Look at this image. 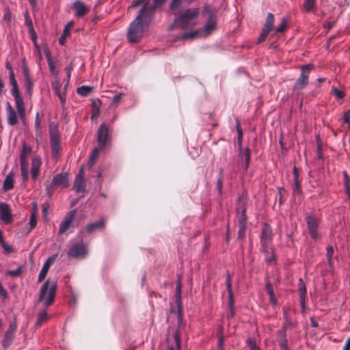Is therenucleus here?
<instances>
[{"mask_svg": "<svg viewBox=\"0 0 350 350\" xmlns=\"http://www.w3.org/2000/svg\"><path fill=\"white\" fill-rule=\"evenodd\" d=\"M165 1V0H154V3L150 5L148 3L149 0H134L131 4V7H137L141 4H142L144 6L146 3L147 5L148 9H151L153 13L154 8L163 4Z\"/></svg>", "mask_w": 350, "mask_h": 350, "instance_id": "17", "label": "nucleus"}, {"mask_svg": "<svg viewBox=\"0 0 350 350\" xmlns=\"http://www.w3.org/2000/svg\"><path fill=\"white\" fill-rule=\"evenodd\" d=\"M21 176L23 180H27L28 178V167L25 163V159L23 154L21 155Z\"/></svg>", "mask_w": 350, "mask_h": 350, "instance_id": "27", "label": "nucleus"}, {"mask_svg": "<svg viewBox=\"0 0 350 350\" xmlns=\"http://www.w3.org/2000/svg\"><path fill=\"white\" fill-rule=\"evenodd\" d=\"M199 12L196 8L187 9L178 17L176 18L170 29L180 27L187 29L194 26L198 22Z\"/></svg>", "mask_w": 350, "mask_h": 350, "instance_id": "3", "label": "nucleus"}, {"mask_svg": "<svg viewBox=\"0 0 350 350\" xmlns=\"http://www.w3.org/2000/svg\"><path fill=\"white\" fill-rule=\"evenodd\" d=\"M33 211L31 213L30 219H29V231L36 228L37 225V204L36 202L32 203Z\"/></svg>", "mask_w": 350, "mask_h": 350, "instance_id": "24", "label": "nucleus"}, {"mask_svg": "<svg viewBox=\"0 0 350 350\" xmlns=\"http://www.w3.org/2000/svg\"><path fill=\"white\" fill-rule=\"evenodd\" d=\"M91 90V87L83 85L77 89V92L82 96H86L90 93Z\"/></svg>", "mask_w": 350, "mask_h": 350, "instance_id": "36", "label": "nucleus"}, {"mask_svg": "<svg viewBox=\"0 0 350 350\" xmlns=\"http://www.w3.org/2000/svg\"><path fill=\"white\" fill-rule=\"evenodd\" d=\"M67 254L72 258H85L88 254L87 247L83 243L74 244L68 249Z\"/></svg>", "mask_w": 350, "mask_h": 350, "instance_id": "9", "label": "nucleus"}, {"mask_svg": "<svg viewBox=\"0 0 350 350\" xmlns=\"http://www.w3.org/2000/svg\"><path fill=\"white\" fill-rule=\"evenodd\" d=\"M343 120L347 124L350 123V109H348L346 111H345L343 114Z\"/></svg>", "mask_w": 350, "mask_h": 350, "instance_id": "54", "label": "nucleus"}, {"mask_svg": "<svg viewBox=\"0 0 350 350\" xmlns=\"http://www.w3.org/2000/svg\"><path fill=\"white\" fill-rule=\"evenodd\" d=\"M53 88L54 92H55L56 94H57L59 92H61V91L59 90V85L58 83L53 84Z\"/></svg>", "mask_w": 350, "mask_h": 350, "instance_id": "63", "label": "nucleus"}, {"mask_svg": "<svg viewBox=\"0 0 350 350\" xmlns=\"http://www.w3.org/2000/svg\"><path fill=\"white\" fill-rule=\"evenodd\" d=\"M57 95L58 96L62 106H64L66 101V96L65 92H61L59 94H57Z\"/></svg>", "mask_w": 350, "mask_h": 350, "instance_id": "55", "label": "nucleus"}, {"mask_svg": "<svg viewBox=\"0 0 350 350\" xmlns=\"http://www.w3.org/2000/svg\"><path fill=\"white\" fill-rule=\"evenodd\" d=\"M21 268H17L16 269H14V270H10L7 272V274L9 275H11V276H18L21 274Z\"/></svg>", "mask_w": 350, "mask_h": 350, "instance_id": "51", "label": "nucleus"}, {"mask_svg": "<svg viewBox=\"0 0 350 350\" xmlns=\"http://www.w3.org/2000/svg\"><path fill=\"white\" fill-rule=\"evenodd\" d=\"M312 68V66L310 64L304 65L301 67L300 75L293 86L294 90H302L307 85Z\"/></svg>", "mask_w": 350, "mask_h": 350, "instance_id": "6", "label": "nucleus"}, {"mask_svg": "<svg viewBox=\"0 0 350 350\" xmlns=\"http://www.w3.org/2000/svg\"><path fill=\"white\" fill-rule=\"evenodd\" d=\"M222 185H223V178H222L221 176L220 175L217 181V187L219 193H221Z\"/></svg>", "mask_w": 350, "mask_h": 350, "instance_id": "52", "label": "nucleus"}, {"mask_svg": "<svg viewBox=\"0 0 350 350\" xmlns=\"http://www.w3.org/2000/svg\"><path fill=\"white\" fill-rule=\"evenodd\" d=\"M152 16V10L148 9L147 5L142 8L139 14L130 24L127 32L128 40L131 43L138 42L144 36V31L148 27Z\"/></svg>", "mask_w": 350, "mask_h": 350, "instance_id": "1", "label": "nucleus"}, {"mask_svg": "<svg viewBox=\"0 0 350 350\" xmlns=\"http://www.w3.org/2000/svg\"><path fill=\"white\" fill-rule=\"evenodd\" d=\"M246 225L239 224L238 237L239 239H242L245 234Z\"/></svg>", "mask_w": 350, "mask_h": 350, "instance_id": "42", "label": "nucleus"}, {"mask_svg": "<svg viewBox=\"0 0 350 350\" xmlns=\"http://www.w3.org/2000/svg\"><path fill=\"white\" fill-rule=\"evenodd\" d=\"M247 199L243 196L239 198L236 211L239 224L246 225L247 217L245 215Z\"/></svg>", "mask_w": 350, "mask_h": 350, "instance_id": "8", "label": "nucleus"}, {"mask_svg": "<svg viewBox=\"0 0 350 350\" xmlns=\"http://www.w3.org/2000/svg\"><path fill=\"white\" fill-rule=\"evenodd\" d=\"M47 319V313L46 310H40L38 312V318H37V325H40L43 322H44Z\"/></svg>", "mask_w": 350, "mask_h": 350, "instance_id": "38", "label": "nucleus"}, {"mask_svg": "<svg viewBox=\"0 0 350 350\" xmlns=\"http://www.w3.org/2000/svg\"><path fill=\"white\" fill-rule=\"evenodd\" d=\"M240 154L242 158L245 161V167L247 168L250 165V152L249 148H245V150H241L240 151Z\"/></svg>", "mask_w": 350, "mask_h": 350, "instance_id": "35", "label": "nucleus"}, {"mask_svg": "<svg viewBox=\"0 0 350 350\" xmlns=\"http://www.w3.org/2000/svg\"><path fill=\"white\" fill-rule=\"evenodd\" d=\"M293 183L300 182L299 179V170L296 166L293 167Z\"/></svg>", "mask_w": 350, "mask_h": 350, "instance_id": "49", "label": "nucleus"}, {"mask_svg": "<svg viewBox=\"0 0 350 350\" xmlns=\"http://www.w3.org/2000/svg\"><path fill=\"white\" fill-rule=\"evenodd\" d=\"M72 8L75 10V16L78 18L83 17L90 11V6L80 0L75 1L72 4Z\"/></svg>", "mask_w": 350, "mask_h": 350, "instance_id": "13", "label": "nucleus"}, {"mask_svg": "<svg viewBox=\"0 0 350 350\" xmlns=\"http://www.w3.org/2000/svg\"><path fill=\"white\" fill-rule=\"evenodd\" d=\"M98 146L103 148L107 144L109 138L108 128L106 124H102L98 129Z\"/></svg>", "mask_w": 350, "mask_h": 350, "instance_id": "11", "label": "nucleus"}, {"mask_svg": "<svg viewBox=\"0 0 350 350\" xmlns=\"http://www.w3.org/2000/svg\"><path fill=\"white\" fill-rule=\"evenodd\" d=\"M51 146V154L53 158H57L60 152L61 146L59 140L50 141Z\"/></svg>", "mask_w": 350, "mask_h": 350, "instance_id": "28", "label": "nucleus"}, {"mask_svg": "<svg viewBox=\"0 0 350 350\" xmlns=\"http://www.w3.org/2000/svg\"><path fill=\"white\" fill-rule=\"evenodd\" d=\"M0 244L5 254H10L12 252V247L10 245L7 244L4 241H2Z\"/></svg>", "mask_w": 350, "mask_h": 350, "instance_id": "47", "label": "nucleus"}, {"mask_svg": "<svg viewBox=\"0 0 350 350\" xmlns=\"http://www.w3.org/2000/svg\"><path fill=\"white\" fill-rule=\"evenodd\" d=\"M334 94L338 98H342L344 97V93L336 88L334 89Z\"/></svg>", "mask_w": 350, "mask_h": 350, "instance_id": "60", "label": "nucleus"}, {"mask_svg": "<svg viewBox=\"0 0 350 350\" xmlns=\"http://www.w3.org/2000/svg\"><path fill=\"white\" fill-rule=\"evenodd\" d=\"M105 227V220L100 219L98 221L88 224L86 226L85 231L88 234L93 233L96 230H101Z\"/></svg>", "mask_w": 350, "mask_h": 350, "instance_id": "18", "label": "nucleus"}, {"mask_svg": "<svg viewBox=\"0 0 350 350\" xmlns=\"http://www.w3.org/2000/svg\"><path fill=\"white\" fill-rule=\"evenodd\" d=\"M287 26V23L285 19H283L281 23L276 27L275 32L276 33H281L283 32Z\"/></svg>", "mask_w": 350, "mask_h": 350, "instance_id": "45", "label": "nucleus"}, {"mask_svg": "<svg viewBox=\"0 0 350 350\" xmlns=\"http://www.w3.org/2000/svg\"><path fill=\"white\" fill-rule=\"evenodd\" d=\"M15 338V334L12 333L6 332L5 333V336L2 340V346L3 348H8L12 342L14 338Z\"/></svg>", "mask_w": 350, "mask_h": 350, "instance_id": "30", "label": "nucleus"}, {"mask_svg": "<svg viewBox=\"0 0 350 350\" xmlns=\"http://www.w3.org/2000/svg\"><path fill=\"white\" fill-rule=\"evenodd\" d=\"M99 148H95L90 156V158H89V160H88V165H89L90 167H92V166L94 165V162L95 161L98 159V156H99Z\"/></svg>", "mask_w": 350, "mask_h": 350, "instance_id": "34", "label": "nucleus"}, {"mask_svg": "<svg viewBox=\"0 0 350 350\" xmlns=\"http://www.w3.org/2000/svg\"><path fill=\"white\" fill-rule=\"evenodd\" d=\"M279 345L281 350H290L288 346V340L286 336L285 326L279 331Z\"/></svg>", "mask_w": 350, "mask_h": 350, "instance_id": "21", "label": "nucleus"}, {"mask_svg": "<svg viewBox=\"0 0 350 350\" xmlns=\"http://www.w3.org/2000/svg\"><path fill=\"white\" fill-rule=\"evenodd\" d=\"M14 177L12 173L8 174L3 181V189L9 191L13 188Z\"/></svg>", "mask_w": 350, "mask_h": 350, "instance_id": "29", "label": "nucleus"}, {"mask_svg": "<svg viewBox=\"0 0 350 350\" xmlns=\"http://www.w3.org/2000/svg\"><path fill=\"white\" fill-rule=\"evenodd\" d=\"M50 141H55L60 139V135L58 127L55 124H50L49 125Z\"/></svg>", "mask_w": 350, "mask_h": 350, "instance_id": "25", "label": "nucleus"}, {"mask_svg": "<svg viewBox=\"0 0 350 350\" xmlns=\"http://www.w3.org/2000/svg\"><path fill=\"white\" fill-rule=\"evenodd\" d=\"M10 75V80L12 85H17L16 81L14 77V74L12 68H10V72H9Z\"/></svg>", "mask_w": 350, "mask_h": 350, "instance_id": "56", "label": "nucleus"}, {"mask_svg": "<svg viewBox=\"0 0 350 350\" xmlns=\"http://www.w3.org/2000/svg\"><path fill=\"white\" fill-rule=\"evenodd\" d=\"M180 294H181V284L180 280H178L177 281L176 284V301L178 306L179 307L180 305Z\"/></svg>", "mask_w": 350, "mask_h": 350, "instance_id": "40", "label": "nucleus"}, {"mask_svg": "<svg viewBox=\"0 0 350 350\" xmlns=\"http://www.w3.org/2000/svg\"><path fill=\"white\" fill-rule=\"evenodd\" d=\"M40 124V120L39 119V113H37L36 121H35V128H36V131L39 130Z\"/></svg>", "mask_w": 350, "mask_h": 350, "instance_id": "62", "label": "nucleus"}, {"mask_svg": "<svg viewBox=\"0 0 350 350\" xmlns=\"http://www.w3.org/2000/svg\"><path fill=\"white\" fill-rule=\"evenodd\" d=\"M24 72H25V81L26 90H27V93L29 95H31V94L32 92V90H33V83L29 76L27 68H25L24 70Z\"/></svg>", "mask_w": 350, "mask_h": 350, "instance_id": "31", "label": "nucleus"}, {"mask_svg": "<svg viewBox=\"0 0 350 350\" xmlns=\"http://www.w3.org/2000/svg\"><path fill=\"white\" fill-rule=\"evenodd\" d=\"M180 2H181V0H172L171 5H170L171 10L172 11H174L176 9H177L179 7V5H180Z\"/></svg>", "mask_w": 350, "mask_h": 350, "instance_id": "50", "label": "nucleus"}, {"mask_svg": "<svg viewBox=\"0 0 350 350\" xmlns=\"http://www.w3.org/2000/svg\"><path fill=\"white\" fill-rule=\"evenodd\" d=\"M217 26L216 16L211 14L206 22L204 24V28L198 29L192 32H186L182 35L181 38L185 39H193L200 37H206L209 36L215 29Z\"/></svg>", "mask_w": 350, "mask_h": 350, "instance_id": "4", "label": "nucleus"}, {"mask_svg": "<svg viewBox=\"0 0 350 350\" xmlns=\"http://www.w3.org/2000/svg\"><path fill=\"white\" fill-rule=\"evenodd\" d=\"M57 282L55 279H47L40 288L38 300L45 308L50 306L55 297Z\"/></svg>", "mask_w": 350, "mask_h": 350, "instance_id": "2", "label": "nucleus"}, {"mask_svg": "<svg viewBox=\"0 0 350 350\" xmlns=\"http://www.w3.org/2000/svg\"><path fill=\"white\" fill-rule=\"evenodd\" d=\"M83 165L79 169L77 175L76 176V178H80V179H83L84 176V170H83Z\"/></svg>", "mask_w": 350, "mask_h": 350, "instance_id": "61", "label": "nucleus"}, {"mask_svg": "<svg viewBox=\"0 0 350 350\" xmlns=\"http://www.w3.org/2000/svg\"><path fill=\"white\" fill-rule=\"evenodd\" d=\"M293 195L295 197L298 196L299 198L301 195V182L293 183Z\"/></svg>", "mask_w": 350, "mask_h": 350, "instance_id": "39", "label": "nucleus"}, {"mask_svg": "<svg viewBox=\"0 0 350 350\" xmlns=\"http://www.w3.org/2000/svg\"><path fill=\"white\" fill-rule=\"evenodd\" d=\"M326 251H327V254H327V257L328 258V262H329V265H332V257H333V255H334V248L332 246H328L326 248Z\"/></svg>", "mask_w": 350, "mask_h": 350, "instance_id": "43", "label": "nucleus"}, {"mask_svg": "<svg viewBox=\"0 0 350 350\" xmlns=\"http://www.w3.org/2000/svg\"><path fill=\"white\" fill-rule=\"evenodd\" d=\"M299 301L302 310L306 308V288L301 279L299 280Z\"/></svg>", "mask_w": 350, "mask_h": 350, "instance_id": "19", "label": "nucleus"}, {"mask_svg": "<svg viewBox=\"0 0 350 350\" xmlns=\"http://www.w3.org/2000/svg\"><path fill=\"white\" fill-rule=\"evenodd\" d=\"M68 185V180L67 174L64 173H59L55 175L51 183V185L46 187L47 193H50V189L52 187H66Z\"/></svg>", "mask_w": 350, "mask_h": 350, "instance_id": "10", "label": "nucleus"}, {"mask_svg": "<svg viewBox=\"0 0 350 350\" xmlns=\"http://www.w3.org/2000/svg\"><path fill=\"white\" fill-rule=\"evenodd\" d=\"M247 344L250 347V350H260L256 345L255 341L252 339L247 340Z\"/></svg>", "mask_w": 350, "mask_h": 350, "instance_id": "48", "label": "nucleus"}, {"mask_svg": "<svg viewBox=\"0 0 350 350\" xmlns=\"http://www.w3.org/2000/svg\"><path fill=\"white\" fill-rule=\"evenodd\" d=\"M12 95L14 96L16 107L18 113L19 118L23 123L25 122V109L23 98L20 96L18 85H12Z\"/></svg>", "mask_w": 350, "mask_h": 350, "instance_id": "7", "label": "nucleus"}, {"mask_svg": "<svg viewBox=\"0 0 350 350\" xmlns=\"http://www.w3.org/2000/svg\"><path fill=\"white\" fill-rule=\"evenodd\" d=\"M274 23V16L271 13H269L267 16L266 22L264 26L263 29L266 30V31H271L273 28Z\"/></svg>", "mask_w": 350, "mask_h": 350, "instance_id": "33", "label": "nucleus"}, {"mask_svg": "<svg viewBox=\"0 0 350 350\" xmlns=\"http://www.w3.org/2000/svg\"><path fill=\"white\" fill-rule=\"evenodd\" d=\"M76 215V211L72 210L70 212H68L66 215L64 217L63 220L62 221L59 228V233L63 234L64 232H66L68 228L70 226L73 219Z\"/></svg>", "mask_w": 350, "mask_h": 350, "instance_id": "14", "label": "nucleus"}, {"mask_svg": "<svg viewBox=\"0 0 350 350\" xmlns=\"http://www.w3.org/2000/svg\"><path fill=\"white\" fill-rule=\"evenodd\" d=\"M260 245L262 251L269 252L272 247V230L267 224H264L260 233Z\"/></svg>", "mask_w": 350, "mask_h": 350, "instance_id": "5", "label": "nucleus"}, {"mask_svg": "<svg viewBox=\"0 0 350 350\" xmlns=\"http://www.w3.org/2000/svg\"><path fill=\"white\" fill-rule=\"evenodd\" d=\"M74 188L77 193H81L85 191V183L83 179L80 178H75Z\"/></svg>", "mask_w": 350, "mask_h": 350, "instance_id": "32", "label": "nucleus"}, {"mask_svg": "<svg viewBox=\"0 0 350 350\" xmlns=\"http://www.w3.org/2000/svg\"><path fill=\"white\" fill-rule=\"evenodd\" d=\"M7 116H8V123L10 126H14L17 124L18 122V117L16 112L15 110L12 108V107L8 103L7 105Z\"/></svg>", "mask_w": 350, "mask_h": 350, "instance_id": "20", "label": "nucleus"}, {"mask_svg": "<svg viewBox=\"0 0 350 350\" xmlns=\"http://www.w3.org/2000/svg\"><path fill=\"white\" fill-rule=\"evenodd\" d=\"M344 176V184L345 187H347L348 186H350V178L347 173V172H343Z\"/></svg>", "mask_w": 350, "mask_h": 350, "instance_id": "59", "label": "nucleus"}, {"mask_svg": "<svg viewBox=\"0 0 350 350\" xmlns=\"http://www.w3.org/2000/svg\"><path fill=\"white\" fill-rule=\"evenodd\" d=\"M40 164H41V163H40V161L39 159L33 158L32 159L31 175V178L33 180H36L38 177L39 170H40Z\"/></svg>", "mask_w": 350, "mask_h": 350, "instance_id": "23", "label": "nucleus"}, {"mask_svg": "<svg viewBox=\"0 0 350 350\" xmlns=\"http://www.w3.org/2000/svg\"><path fill=\"white\" fill-rule=\"evenodd\" d=\"M122 94L121 93L116 94L113 98L111 106L113 107H116L120 103Z\"/></svg>", "mask_w": 350, "mask_h": 350, "instance_id": "44", "label": "nucleus"}, {"mask_svg": "<svg viewBox=\"0 0 350 350\" xmlns=\"http://www.w3.org/2000/svg\"><path fill=\"white\" fill-rule=\"evenodd\" d=\"M174 338L175 340V345L169 347L168 350H180V341L178 331H176L174 334Z\"/></svg>", "mask_w": 350, "mask_h": 350, "instance_id": "37", "label": "nucleus"}, {"mask_svg": "<svg viewBox=\"0 0 350 350\" xmlns=\"http://www.w3.org/2000/svg\"><path fill=\"white\" fill-rule=\"evenodd\" d=\"M0 218L6 224L12 221L11 211L9 206L3 202L0 203Z\"/></svg>", "mask_w": 350, "mask_h": 350, "instance_id": "16", "label": "nucleus"}, {"mask_svg": "<svg viewBox=\"0 0 350 350\" xmlns=\"http://www.w3.org/2000/svg\"><path fill=\"white\" fill-rule=\"evenodd\" d=\"M306 222L311 238L313 239H319L321 236L318 232V223L315 217L312 215L307 216Z\"/></svg>", "mask_w": 350, "mask_h": 350, "instance_id": "12", "label": "nucleus"}, {"mask_svg": "<svg viewBox=\"0 0 350 350\" xmlns=\"http://www.w3.org/2000/svg\"><path fill=\"white\" fill-rule=\"evenodd\" d=\"M74 22L70 21L68 22L66 25L65 26L63 33L60 36L59 39V43L60 45H64L65 44L66 38L67 36L69 34V30L73 26Z\"/></svg>", "mask_w": 350, "mask_h": 350, "instance_id": "26", "label": "nucleus"}, {"mask_svg": "<svg viewBox=\"0 0 350 350\" xmlns=\"http://www.w3.org/2000/svg\"><path fill=\"white\" fill-rule=\"evenodd\" d=\"M57 256V254H54V255L50 256L49 258H48V259L44 263V265L41 269V271H40V273L38 275V282H42L44 279V278L46 277V273L49 271L50 265L55 261Z\"/></svg>", "mask_w": 350, "mask_h": 350, "instance_id": "15", "label": "nucleus"}, {"mask_svg": "<svg viewBox=\"0 0 350 350\" xmlns=\"http://www.w3.org/2000/svg\"><path fill=\"white\" fill-rule=\"evenodd\" d=\"M315 4V0H305L304 7L307 11L311 10Z\"/></svg>", "mask_w": 350, "mask_h": 350, "instance_id": "46", "label": "nucleus"}, {"mask_svg": "<svg viewBox=\"0 0 350 350\" xmlns=\"http://www.w3.org/2000/svg\"><path fill=\"white\" fill-rule=\"evenodd\" d=\"M226 286H227V291L228 293V306L230 310H233V295H232V283H231V279L230 275L228 273L227 277H226Z\"/></svg>", "mask_w": 350, "mask_h": 350, "instance_id": "22", "label": "nucleus"}, {"mask_svg": "<svg viewBox=\"0 0 350 350\" xmlns=\"http://www.w3.org/2000/svg\"><path fill=\"white\" fill-rule=\"evenodd\" d=\"M16 329V323H14V322L12 323L9 325V327L8 328L6 332L12 333V334H15Z\"/></svg>", "mask_w": 350, "mask_h": 350, "instance_id": "57", "label": "nucleus"}, {"mask_svg": "<svg viewBox=\"0 0 350 350\" xmlns=\"http://www.w3.org/2000/svg\"><path fill=\"white\" fill-rule=\"evenodd\" d=\"M350 349V337L347 339L345 342L343 350H349Z\"/></svg>", "mask_w": 350, "mask_h": 350, "instance_id": "64", "label": "nucleus"}, {"mask_svg": "<svg viewBox=\"0 0 350 350\" xmlns=\"http://www.w3.org/2000/svg\"><path fill=\"white\" fill-rule=\"evenodd\" d=\"M265 255V260L267 262L271 263L274 260L272 247H270L269 252L262 251Z\"/></svg>", "mask_w": 350, "mask_h": 350, "instance_id": "41", "label": "nucleus"}, {"mask_svg": "<svg viewBox=\"0 0 350 350\" xmlns=\"http://www.w3.org/2000/svg\"><path fill=\"white\" fill-rule=\"evenodd\" d=\"M265 287H266V290L267 291L268 295L269 296H272L274 294V293H273V287H272L271 284H270V282H267Z\"/></svg>", "mask_w": 350, "mask_h": 350, "instance_id": "58", "label": "nucleus"}, {"mask_svg": "<svg viewBox=\"0 0 350 350\" xmlns=\"http://www.w3.org/2000/svg\"><path fill=\"white\" fill-rule=\"evenodd\" d=\"M269 31H266V30L262 29L261 34L258 38V42L260 43L265 40L266 37L269 34Z\"/></svg>", "mask_w": 350, "mask_h": 350, "instance_id": "53", "label": "nucleus"}]
</instances>
